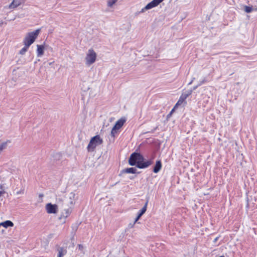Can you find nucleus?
<instances>
[{"instance_id":"nucleus-13","label":"nucleus","mask_w":257,"mask_h":257,"mask_svg":"<svg viewBox=\"0 0 257 257\" xmlns=\"http://www.w3.org/2000/svg\"><path fill=\"white\" fill-rule=\"evenodd\" d=\"M37 53L38 57H41L43 55L44 53L45 47L42 45H37Z\"/></svg>"},{"instance_id":"nucleus-5","label":"nucleus","mask_w":257,"mask_h":257,"mask_svg":"<svg viewBox=\"0 0 257 257\" xmlns=\"http://www.w3.org/2000/svg\"><path fill=\"white\" fill-rule=\"evenodd\" d=\"M75 203V194L73 192L70 193L67 196L65 197L62 205H66L73 207Z\"/></svg>"},{"instance_id":"nucleus-29","label":"nucleus","mask_w":257,"mask_h":257,"mask_svg":"<svg viewBox=\"0 0 257 257\" xmlns=\"http://www.w3.org/2000/svg\"><path fill=\"white\" fill-rule=\"evenodd\" d=\"M134 223H133V224H130L129 225V226H130L131 227H133V226H134Z\"/></svg>"},{"instance_id":"nucleus-10","label":"nucleus","mask_w":257,"mask_h":257,"mask_svg":"<svg viewBox=\"0 0 257 257\" xmlns=\"http://www.w3.org/2000/svg\"><path fill=\"white\" fill-rule=\"evenodd\" d=\"M153 164L152 160H148L147 161H141L139 162L137 165V167L140 169H144L148 167Z\"/></svg>"},{"instance_id":"nucleus-3","label":"nucleus","mask_w":257,"mask_h":257,"mask_svg":"<svg viewBox=\"0 0 257 257\" xmlns=\"http://www.w3.org/2000/svg\"><path fill=\"white\" fill-rule=\"evenodd\" d=\"M141 161H144V157L140 153L135 152L131 155L128 163L131 166H137L138 163Z\"/></svg>"},{"instance_id":"nucleus-17","label":"nucleus","mask_w":257,"mask_h":257,"mask_svg":"<svg viewBox=\"0 0 257 257\" xmlns=\"http://www.w3.org/2000/svg\"><path fill=\"white\" fill-rule=\"evenodd\" d=\"M137 169L135 168H126L122 171V173H132V174H135L136 173Z\"/></svg>"},{"instance_id":"nucleus-12","label":"nucleus","mask_w":257,"mask_h":257,"mask_svg":"<svg viewBox=\"0 0 257 257\" xmlns=\"http://www.w3.org/2000/svg\"><path fill=\"white\" fill-rule=\"evenodd\" d=\"M23 0H13L9 6L10 9H15L19 6L22 3Z\"/></svg>"},{"instance_id":"nucleus-7","label":"nucleus","mask_w":257,"mask_h":257,"mask_svg":"<svg viewBox=\"0 0 257 257\" xmlns=\"http://www.w3.org/2000/svg\"><path fill=\"white\" fill-rule=\"evenodd\" d=\"M192 92V90H188L184 93H183L180 96L178 101L175 104L174 108H176L178 105H181L185 100V99L190 95L191 94Z\"/></svg>"},{"instance_id":"nucleus-20","label":"nucleus","mask_w":257,"mask_h":257,"mask_svg":"<svg viewBox=\"0 0 257 257\" xmlns=\"http://www.w3.org/2000/svg\"><path fill=\"white\" fill-rule=\"evenodd\" d=\"M14 191L16 192V194L18 195L24 194L25 192V190L23 187L21 188L20 190L16 188Z\"/></svg>"},{"instance_id":"nucleus-9","label":"nucleus","mask_w":257,"mask_h":257,"mask_svg":"<svg viewBox=\"0 0 257 257\" xmlns=\"http://www.w3.org/2000/svg\"><path fill=\"white\" fill-rule=\"evenodd\" d=\"M46 209L48 213H56L58 210V206L56 204L48 203L46 205Z\"/></svg>"},{"instance_id":"nucleus-25","label":"nucleus","mask_w":257,"mask_h":257,"mask_svg":"<svg viewBox=\"0 0 257 257\" xmlns=\"http://www.w3.org/2000/svg\"><path fill=\"white\" fill-rule=\"evenodd\" d=\"M204 82V81H202L200 84H198V85L196 86H194L193 88V90H195L200 85H201V84L203 83Z\"/></svg>"},{"instance_id":"nucleus-27","label":"nucleus","mask_w":257,"mask_h":257,"mask_svg":"<svg viewBox=\"0 0 257 257\" xmlns=\"http://www.w3.org/2000/svg\"><path fill=\"white\" fill-rule=\"evenodd\" d=\"M5 193V191H0V197Z\"/></svg>"},{"instance_id":"nucleus-16","label":"nucleus","mask_w":257,"mask_h":257,"mask_svg":"<svg viewBox=\"0 0 257 257\" xmlns=\"http://www.w3.org/2000/svg\"><path fill=\"white\" fill-rule=\"evenodd\" d=\"M58 251V257H63L67 252V251L63 247H59L57 249Z\"/></svg>"},{"instance_id":"nucleus-24","label":"nucleus","mask_w":257,"mask_h":257,"mask_svg":"<svg viewBox=\"0 0 257 257\" xmlns=\"http://www.w3.org/2000/svg\"><path fill=\"white\" fill-rule=\"evenodd\" d=\"M175 108H174H174L172 109V110L171 111V112H170V113L167 115V118H169V117L171 116V115H172V114L173 112L174 111V109H175Z\"/></svg>"},{"instance_id":"nucleus-6","label":"nucleus","mask_w":257,"mask_h":257,"mask_svg":"<svg viewBox=\"0 0 257 257\" xmlns=\"http://www.w3.org/2000/svg\"><path fill=\"white\" fill-rule=\"evenodd\" d=\"M62 207L64 208L63 211L61 212V214L59 217V219L61 220L62 218L65 219L68 216H69L72 211L73 207L67 206L66 205H62Z\"/></svg>"},{"instance_id":"nucleus-19","label":"nucleus","mask_w":257,"mask_h":257,"mask_svg":"<svg viewBox=\"0 0 257 257\" xmlns=\"http://www.w3.org/2000/svg\"><path fill=\"white\" fill-rule=\"evenodd\" d=\"M118 0H107V6L108 8H112L114 5L117 2Z\"/></svg>"},{"instance_id":"nucleus-14","label":"nucleus","mask_w":257,"mask_h":257,"mask_svg":"<svg viewBox=\"0 0 257 257\" xmlns=\"http://www.w3.org/2000/svg\"><path fill=\"white\" fill-rule=\"evenodd\" d=\"M162 168V163L160 160L157 161L153 168V172L155 173L159 172Z\"/></svg>"},{"instance_id":"nucleus-28","label":"nucleus","mask_w":257,"mask_h":257,"mask_svg":"<svg viewBox=\"0 0 257 257\" xmlns=\"http://www.w3.org/2000/svg\"><path fill=\"white\" fill-rule=\"evenodd\" d=\"M195 79V78H193L192 80V81L189 83V85H190L191 84H192V82L193 81V80Z\"/></svg>"},{"instance_id":"nucleus-22","label":"nucleus","mask_w":257,"mask_h":257,"mask_svg":"<svg viewBox=\"0 0 257 257\" xmlns=\"http://www.w3.org/2000/svg\"><path fill=\"white\" fill-rule=\"evenodd\" d=\"M30 46H27L26 45H25L24 47L19 52V54H21V55H24L26 52V51H27L28 50V48Z\"/></svg>"},{"instance_id":"nucleus-4","label":"nucleus","mask_w":257,"mask_h":257,"mask_svg":"<svg viewBox=\"0 0 257 257\" xmlns=\"http://www.w3.org/2000/svg\"><path fill=\"white\" fill-rule=\"evenodd\" d=\"M97 55L95 51L90 49L88 50L85 57L86 64L87 65H90L94 63L96 59Z\"/></svg>"},{"instance_id":"nucleus-26","label":"nucleus","mask_w":257,"mask_h":257,"mask_svg":"<svg viewBox=\"0 0 257 257\" xmlns=\"http://www.w3.org/2000/svg\"><path fill=\"white\" fill-rule=\"evenodd\" d=\"M140 217H139V215H138V216L137 217V218H136L135 221H134V224H135L140 218Z\"/></svg>"},{"instance_id":"nucleus-23","label":"nucleus","mask_w":257,"mask_h":257,"mask_svg":"<svg viewBox=\"0 0 257 257\" xmlns=\"http://www.w3.org/2000/svg\"><path fill=\"white\" fill-rule=\"evenodd\" d=\"M117 130L116 128H114V127H112L111 131V136L112 137H114L115 135L117 133Z\"/></svg>"},{"instance_id":"nucleus-1","label":"nucleus","mask_w":257,"mask_h":257,"mask_svg":"<svg viewBox=\"0 0 257 257\" xmlns=\"http://www.w3.org/2000/svg\"><path fill=\"white\" fill-rule=\"evenodd\" d=\"M41 30L38 29L34 31L31 32L27 34L24 39L23 43L24 45L30 46L38 37Z\"/></svg>"},{"instance_id":"nucleus-30","label":"nucleus","mask_w":257,"mask_h":257,"mask_svg":"<svg viewBox=\"0 0 257 257\" xmlns=\"http://www.w3.org/2000/svg\"><path fill=\"white\" fill-rule=\"evenodd\" d=\"M253 11H257V7L256 8H253Z\"/></svg>"},{"instance_id":"nucleus-8","label":"nucleus","mask_w":257,"mask_h":257,"mask_svg":"<svg viewBox=\"0 0 257 257\" xmlns=\"http://www.w3.org/2000/svg\"><path fill=\"white\" fill-rule=\"evenodd\" d=\"M164 0H153L151 2L147 4L145 7L142 9L140 12L144 13L146 10L153 8L159 5Z\"/></svg>"},{"instance_id":"nucleus-11","label":"nucleus","mask_w":257,"mask_h":257,"mask_svg":"<svg viewBox=\"0 0 257 257\" xmlns=\"http://www.w3.org/2000/svg\"><path fill=\"white\" fill-rule=\"evenodd\" d=\"M125 121L126 120L124 118H121L116 122L113 127L117 130H119L122 126Z\"/></svg>"},{"instance_id":"nucleus-18","label":"nucleus","mask_w":257,"mask_h":257,"mask_svg":"<svg viewBox=\"0 0 257 257\" xmlns=\"http://www.w3.org/2000/svg\"><path fill=\"white\" fill-rule=\"evenodd\" d=\"M148 202H149V200H147L146 203L145 204L144 207L140 210V213L138 214L139 217H141L146 211Z\"/></svg>"},{"instance_id":"nucleus-2","label":"nucleus","mask_w":257,"mask_h":257,"mask_svg":"<svg viewBox=\"0 0 257 257\" xmlns=\"http://www.w3.org/2000/svg\"><path fill=\"white\" fill-rule=\"evenodd\" d=\"M102 143V139L100 138L99 135H96L93 137L90 140V141L87 146L88 151H93L97 146L101 145Z\"/></svg>"},{"instance_id":"nucleus-15","label":"nucleus","mask_w":257,"mask_h":257,"mask_svg":"<svg viewBox=\"0 0 257 257\" xmlns=\"http://www.w3.org/2000/svg\"><path fill=\"white\" fill-rule=\"evenodd\" d=\"M3 226L5 228H8V227H13L14 226V223L10 220H6L0 223V226Z\"/></svg>"},{"instance_id":"nucleus-21","label":"nucleus","mask_w":257,"mask_h":257,"mask_svg":"<svg viewBox=\"0 0 257 257\" xmlns=\"http://www.w3.org/2000/svg\"><path fill=\"white\" fill-rule=\"evenodd\" d=\"M244 10L247 13H251L252 11H253L252 7H249L247 6H244Z\"/></svg>"}]
</instances>
